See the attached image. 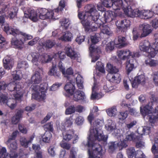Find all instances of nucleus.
<instances>
[{
  "mask_svg": "<svg viewBox=\"0 0 158 158\" xmlns=\"http://www.w3.org/2000/svg\"><path fill=\"white\" fill-rule=\"evenodd\" d=\"M151 102H149L142 108L140 107V112L142 115L145 117L146 116L152 114L153 110H152L153 103L158 102V97L154 94H152L150 98Z\"/></svg>",
  "mask_w": 158,
  "mask_h": 158,
  "instance_id": "5",
  "label": "nucleus"
},
{
  "mask_svg": "<svg viewBox=\"0 0 158 158\" xmlns=\"http://www.w3.org/2000/svg\"><path fill=\"white\" fill-rule=\"evenodd\" d=\"M114 41L116 46L119 48L124 47L128 44L126 38L121 36H119L117 38L115 39Z\"/></svg>",
  "mask_w": 158,
  "mask_h": 158,
  "instance_id": "15",
  "label": "nucleus"
},
{
  "mask_svg": "<svg viewBox=\"0 0 158 158\" xmlns=\"http://www.w3.org/2000/svg\"><path fill=\"white\" fill-rule=\"evenodd\" d=\"M73 38L72 34L69 31H66L61 37L60 39L63 41H71Z\"/></svg>",
  "mask_w": 158,
  "mask_h": 158,
  "instance_id": "30",
  "label": "nucleus"
},
{
  "mask_svg": "<svg viewBox=\"0 0 158 158\" xmlns=\"http://www.w3.org/2000/svg\"><path fill=\"white\" fill-rule=\"evenodd\" d=\"M11 44L12 45L15 46V47L19 49H21L24 44L23 41L21 38L19 40L16 38L14 37L12 38Z\"/></svg>",
  "mask_w": 158,
  "mask_h": 158,
  "instance_id": "21",
  "label": "nucleus"
},
{
  "mask_svg": "<svg viewBox=\"0 0 158 158\" xmlns=\"http://www.w3.org/2000/svg\"><path fill=\"white\" fill-rule=\"evenodd\" d=\"M73 116H70L65 118V121L64 123L67 127H70L72 125L73 121Z\"/></svg>",
  "mask_w": 158,
  "mask_h": 158,
  "instance_id": "48",
  "label": "nucleus"
},
{
  "mask_svg": "<svg viewBox=\"0 0 158 158\" xmlns=\"http://www.w3.org/2000/svg\"><path fill=\"white\" fill-rule=\"evenodd\" d=\"M142 131L143 132L142 133L140 134V135H139L136 137L135 141L134 142H136V147L137 148L142 147L144 146V143L142 141L143 136L142 135L145 134V129L144 128H143Z\"/></svg>",
  "mask_w": 158,
  "mask_h": 158,
  "instance_id": "23",
  "label": "nucleus"
},
{
  "mask_svg": "<svg viewBox=\"0 0 158 158\" xmlns=\"http://www.w3.org/2000/svg\"><path fill=\"white\" fill-rule=\"evenodd\" d=\"M13 59L10 56H7L3 60V65L6 69L9 70L12 67Z\"/></svg>",
  "mask_w": 158,
  "mask_h": 158,
  "instance_id": "19",
  "label": "nucleus"
},
{
  "mask_svg": "<svg viewBox=\"0 0 158 158\" xmlns=\"http://www.w3.org/2000/svg\"><path fill=\"white\" fill-rule=\"evenodd\" d=\"M37 13L33 10H31L29 13V17L32 21L34 22H36L38 20Z\"/></svg>",
  "mask_w": 158,
  "mask_h": 158,
  "instance_id": "43",
  "label": "nucleus"
},
{
  "mask_svg": "<svg viewBox=\"0 0 158 158\" xmlns=\"http://www.w3.org/2000/svg\"><path fill=\"white\" fill-rule=\"evenodd\" d=\"M96 84L94 83L92 88V93L91 96V99L92 100H98L103 96L102 94L96 93L95 90L96 88Z\"/></svg>",
  "mask_w": 158,
  "mask_h": 158,
  "instance_id": "24",
  "label": "nucleus"
},
{
  "mask_svg": "<svg viewBox=\"0 0 158 158\" xmlns=\"http://www.w3.org/2000/svg\"><path fill=\"white\" fill-rule=\"evenodd\" d=\"M64 89L67 94L72 96L74 92L75 88L72 83L71 82H68L65 85Z\"/></svg>",
  "mask_w": 158,
  "mask_h": 158,
  "instance_id": "22",
  "label": "nucleus"
},
{
  "mask_svg": "<svg viewBox=\"0 0 158 158\" xmlns=\"http://www.w3.org/2000/svg\"><path fill=\"white\" fill-rule=\"evenodd\" d=\"M4 30L7 34L11 35L15 37H16L18 35H20L22 37L21 39L23 40L24 43L25 41L31 39L33 38L31 35L22 32L18 29L10 27L8 25L5 26L4 27Z\"/></svg>",
  "mask_w": 158,
  "mask_h": 158,
  "instance_id": "4",
  "label": "nucleus"
},
{
  "mask_svg": "<svg viewBox=\"0 0 158 158\" xmlns=\"http://www.w3.org/2000/svg\"><path fill=\"white\" fill-rule=\"evenodd\" d=\"M73 74V71L72 68L71 67L68 68L66 71L64 70V73H62L64 77L68 80L70 79V76L72 75Z\"/></svg>",
  "mask_w": 158,
  "mask_h": 158,
  "instance_id": "39",
  "label": "nucleus"
},
{
  "mask_svg": "<svg viewBox=\"0 0 158 158\" xmlns=\"http://www.w3.org/2000/svg\"><path fill=\"white\" fill-rule=\"evenodd\" d=\"M37 12L39 18L41 19H56L54 16V13L52 11H49L45 8H41L38 9Z\"/></svg>",
  "mask_w": 158,
  "mask_h": 158,
  "instance_id": "8",
  "label": "nucleus"
},
{
  "mask_svg": "<svg viewBox=\"0 0 158 158\" xmlns=\"http://www.w3.org/2000/svg\"><path fill=\"white\" fill-rule=\"evenodd\" d=\"M137 29L136 27L134 28L132 33L133 34V39L134 40H136L139 37V35L137 31Z\"/></svg>",
  "mask_w": 158,
  "mask_h": 158,
  "instance_id": "63",
  "label": "nucleus"
},
{
  "mask_svg": "<svg viewBox=\"0 0 158 158\" xmlns=\"http://www.w3.org/2000/svg\"><path fill=\"white\" fill-rule=\"evenodd\" d=\"M32 57V62L36 65H38V61L39 58L38 54L36 52H33L31 54Z\"/></svg>",
  "mask_w": 158,
  "mask_h": 158,
  "instance_id": "54",
  "label": "nucleus"
},
{
  "mask_svg": "<svg viewBox=\"0 0 158 158\" xmlns=\"http://www.w3.org/2000/svg\"><path fill=\"white\" fill-rule=\"evenodd\" d=\"M8 154L6 153L5 148L2 147L0 150V158H8Z\"/></svg>",
  "mask_w": 158,
  "mask_h": 158,
  "instance_id": "53",
  "label": "nucleus"
},
{
  "mask_svg": "<svg viewBox=\"0 0 158 158\" xmlns=\"http://www.w3.org/2000/svg\"><path fill=\"white\" fill-rule=\"evenodd\" d=\"M7 88L8 90L11 92H15L20 89L21 86L15 82H12L7 85Z\"/></svg>",
  "mask_w": 158,
  "mask_h": 158,
  "instance_id": "26",
  "label": "nucleus"
},
{
  "mask_svg": "<svg viewBox=\"0 0 158 158\" xmlns=\"http://www.w3.org/2000/svg\"><path fill=\"white\" fill-rule=\"evenodd\" d=\"M18 133L19 131L17 130L14 131L10 138L8 139L7 142L8 143H10L12 140H15Z\"/></svg>",
  "mask_w": 158,
  "mask_h": 158,
  "instance_id": "62",
  "label": "nucleus"
},
{
  "mask_svg": "<svg viewBox=\"0 0 158 158\" xmlns=\"http://www.w3.org/2000/svg\"><path fill=\"white\" fill-rule=\"evenodd\" d=\"M23 112L21 110L18 111L15 114L14 116L11 119L12 122L13 124H16L20 121V118L22 117Z\"/></svg>",
  "mask_w": 158,
  "mask_h": 158,
  "instance_id": "29",
  "label": "nucleus"
},
{
  "mask_svg": "<svg viewBox=\"0 0 158 158\" xmlns=\"http://www.w3.org/2000/svg\"><path fill=\"white\" fill-rule=\"evenodd\" d=\"M135 152L134 147L130 148L127 150V153L129 158H133L135 156Z\"/></svg>",
  "mask_w": 158,
  "mask_h": 158,
  "instance_id": "50",
  "label": "nucleus"
},
{
  "mask_svg": "<svg viewBox=\"0 0 158 158\" xmlns=\"http://www.w3.org/2000/svg\"><path fill=\"white\" fill-rule=\"evenodd\" d=\"M114 45L115 44L114 41L110 42L106 45L105 50L107 52L112 51L114 48Z\"/></svg>",
  "mask_w": 158,
  "mask_h": 158,
  "instance_id": "52",
  "label": "nucleus"
},
{
  "mask_svg": "<svg viewBox=\"0 0 158 158\" xmlns=\"http://www.w3.org/2000/svg\"><path fill=\"white\" fill-rule=\"evenodd\" d=\"M91 53L100 54L101 52V51L99 48H95L94 44H91L89 48Z\"/></svg>",
  "mask_w": 158,
  "mask_h": 158,
  "instance_id": "51",
  "label": "nucleus"
},
{
  "mask_svg": "<svg viewBox=\"0 0 158 158\" xmlns=\"http://www.w3.org/2000/svg\"><path fill=\"white\" fill-rule=\"evenodd\" d=\"M156 146L158 147V138L155 140L154 144L152 145L151 148L152 152L154 154L158 153V150L156 149Z\"/></svg>",
  "mask_w": 158,
  "mask_h": 158,
  "instance_id": "55",
  "label": "nucleus"
},
{
  "mask_svg": "<svg viewBox=\"0 0 158 158\" xmlns=\"http://www.w3.org/2000/svg\"><path fill=\"white\" fill-rule=\"evenodd\" d=\"M42 78L40 77V73L36 71L31 77V83L39 84Z\"/></svg>",
  "mask_w": 158,
  "mask_h": 158,
  "instance_id": "25",
  "label": "nucleus"
},
{
  "mask_svg": "<svg viewBox=\"0 0 158 158\" xmlns=\"http://www.w3.org/2000/svg\"><path fill=\"white\" fill-rule=\"evenodd\" d=\"M81 23L82 24L86 32H89L90 30V23L88 19L83 20L81 21Z\"/></svg>",
  "mask_w": 158,
  "mask_h": 158,
  "instance_id": "34",
  "label": "nucleus"
},
{
  "mask_svg": "<svg viewBox=\"0 0 158 158\" xmlns=\"http://www.w3.org/2000/svg\"><path fill=\"white\" fill-rule=\"evenodd\" d=\"M8 99L7 95L2 94L0 95V102L1 104H5Z\"/></svg>",
  "mask_w": 158,
  "mask_h": 158,
  "instance_id": "60",
  "label": "nucleus"
},
{
  "mask_svg": "<svg viewBox=\"0 0 158 158\" xmlns=\"http://www.w3.org/2000/svg\"><path fill=\"white\" fill-rule=\"evenodd\" d=\"M13 96L15 100H20L23 97V93L22 92L21 88L14 92Z\"/></svg>",
  "mask_w": 158,
  "mask_h": 158,
  "instance_id": "35",
  "label": "nucleus"
},
{
  "mask_svg": "<svg viewBox=\"0 0 158 158\" xmlns=\"http://www.w3.org/2000/svg\"><path fill=\"white\" fill-rule=\"evenodd\" d=\"M58 67L60 71H57L56 67L53 66L50 69L48 73L49 75L51 76H53L56 78H59L60 75V72H61L62 74L64 73L65 69L64 67L63 66L62 63L61 62H60L59 63Z\"/></svg>",
  "mask_w": 158,
  "mask_h": 158,
  "instance_id": "11",
  "label": "nucleus"
},
{
  "mask_svg": "<svg viewBox=\"0 0 158 158\" xmlns=\"http://www.w3.org/2000/svg\"><path fill=\"white\" fill-rule=\"evenodd\" d=\"M96 69L102 73H105L104 64L100 61H98L96 64Z\"/></svg>",
  "mask_w": 158,
  "mask_h": 158,
  "instance_id": "45",
  "label": "nucleus"
},
{
  "mask_svg": "<svg viewBox=\"0 0 158 158\" xmlns=\"http://www.w3.org/2000/svg\"><path fill=\"white\" fill-rule=\"evenodd\" d=\"M149 58L145 61V64L150 67L155 66L158 65L157 61L154 60L152 59Z\"/></svg>",
  "mask_w": 158,
  "mask_h": 158,
  "instance_id": "44",
  "label": "nucleus"
},
{
  "mask_svg": "<svg viewBox=\"0 0 158 158\" xmlns=\"http://www.w3.org/2000/svg\"><path fill=\"white\" fill-rule=\"evenodd\" d=\"M124 55L122 58V60H127L126 63V68L127 73L129 74L132 70L134 67V62L135 59H131L130 57L131 56V52L128 49L123 50Z\"/></svg>",
  "mask_w": 158,
  "mask_h": 158,
  "instance_id": "6",
  "label": "nucleus"
},
{
  "mask_svg": "<svg viewBox=\"0 0 158 158\" xmlns=\"http://www.w3.org/2000/svg\"><path fill=\"white\" fill-rule=\"evenodd\" d=\"M54 40H46L42 43L43 46L46 49H49L53 47L55 44Z\"/></svg>",
  "mask_w": 158,
  "mask_h": 158,
  "instance_id": "33",
  "label": "nucleus"
},
{
  "mask_svg": "<svg viewBox=\"0 0 158 158\" xmlns=\"http://www.w3.org/2000/svg\"><path fill=\"white\" fill-rule=\"evenodd\" d=\"M65 52L66 55L71 59H75L78 57V54L71 47H65Z\"/></svg>",
  "mask_w": 158,
  "mask_h": 158,
  "instance_id": "20",
  "label": "nucleus"
},
{
  "mask_svg": "<svg viewBox=\"0 0 158 158\" xmlns=\"http://www.w3.org/2000/svg\"><path fill=\"white\" fill-rule=\"evenodd\" d=\"M52 137V134L50 132H45L42 136V141L45 143H49L50 142V139Z\"/></svg>",
  "mask_w": 158,
  "mask_h": 158,
  "instance_id": "40",
  "label": "nucleus"
},
{
  "mask_svg": "<svg viewBox=\"0 0 158 158\" xmlns=\"http://www.w3.org/2000/svg\"><path fill=\"white\" fill-rule=\"evenodd\" d=\"M102 28L101 29V32L100 33L105 34L107 35L110 36L112 34V31L110 30V28L108 26L105 25L102 26Z\"/></svg>",
  "mask_w": 158,
  "mask_h": 158,
  "instance_id": "38",
  "label": "nucleus"
},
{
  "mask_svg": "<svg viewBox=\"0 0 158 158\" xmlns=\"http://www.w3.org/2000/svg\"><path fill=\"white\" fill-rule=\"evenodd\" d=\"M103 4L106 7H112L115 11L118 10H120L123 6L122 0H104Z\"/></svg>",
  "mask_w": 158,
  "mask_h": 158,
  "instance_id": "7",
  "label": "nucleus"
},
{
  "mask_svg": "<svg viewBox=\"0 0 158 158\" xmlns=\"http://www.w3.org/2000/svg\"><path fill=\"white\" fill-rule=\"evenodd\" d=\"M69 22V20L68 19H63L60 20V22L61 26L64 27L66 29H67L69 27V24L68 23Z\"/></svg>",
  "mask_w": 158,
  "mask_h": 158,
  "instance_id": "59",
  "label": "nucleus"
},
{
  "mask_svg": "<svg viewBox=\"0 0 158 158\" xmlns=\"http://www.w3.org/2000/svg\"><path fill=\"white\" fill-rule=\"evenodd\" d=\"M101 35L99 33H96L94 36H91L90 39L92 43L95 44L99 42L101 39Z\"/></svg>",
  "mask_w": 158,
  "mask_h": 158,
  "instance_id": "42",
  "label": "nucleus"
},
{
  "mask_svg": "<svg viewBox=\"0 0 158 158\" xmlns=\"http://www.w3.org/2000/svg\"><path fill=\"white\" fill-rule=\"evenodd\" d=\"M87 145L90 148L88 149L89 158H102L106 150L102 149L101 145L91 140V135L88 137Z\"/></svg>",
  "mask_w": 158,
  "mask_h": 158,
  "instance_id": "2",
  "label": "nucleus"
},
{
  "mask_svg": "<svg viewBox=\"0 0 158 158\" xmlns=\"http://www.w3.org/2000/svg\"><path fill=\"white\" fill-rule=\"evenodd\" d=\"M84 121L83 117L81 116H78L75 120V122L78 125H82Z\"/></svg>",
  "mask_w": 158,
  "mask_h": 158,
  "instance_id": "61",
  "label": "nucleus"
},
{
  "mask_svg": "<svg viewBox=\"0 0 158 158\" xmlns=\"http://www.w3.org/2000/svg\"><path fill=\"white\" fill-rule=\"evenodd\" d=\"M75 112V108L74 105L69 106L66 109L65 114H71Z\"/></svg>",
  "mask_w": 158,
  "mask_h": 158,
  "instance_id": "46",
  "label": "nucleus"
},
{
  "mask_svg": "<svg viewBox=\"0 0 158 158\" xmlns=\"http://www.w3.org/2000/svg\"><path fill=\"white\" fill-rule=\"evenodd\" d=\"M83 78L80 74H78L76 78V82L78 88L80 89H82L83 88Z\"/></svg>",
  "mask_w": 158,
  "mask_h": 158,
  "instance_id": "37",
  "label": "nucleus"
},
{
  "mask_svg": "<svg viewBox=\"0 0 158 158\" xmlns=\"http://www.w3.org/2000/svg\"><path fill=\"white\" fill-rule=\"evenodd\" d=\"M106 70L109 73V74H114L118 72V69L110 63L107 64Z\"/></svg>",
  "mask_w": 158,
  "mask_h": 158,
  "instance_id": "32",
  "label": "nucleus"
},
{
  "mask_svg": "<svg viewBox=\"0 0 158 158\" xmlns=\"http://www.w3.org/2000/svg\"><path fill=\"white\" fill-rule=\"evenodd\" d=\"M53 115L52 112H49L48 113L47 115L41 121V124H43L46 123L47 121H48L50 118L52 117Z\"/></svg>",
  "mask_w": 158,
  "mask_h": 158,
  "instance_id": "64",
  "label": "nucleus"
},
{
  "mask_svg": "<svg viewBox=\"0 0 158 158\" xmlns=\"http://www.w3.org/2000/svg\"><path fill=\"white\" fill-rule=\"evenodd\" d=\"M142 28V32L141 37H145L150 34L152 31V30L151 25L146 23H143L139 26Z\"/></svg>",
  "mask_w": 158,
  "mask_h": 158,
  "instance_id": "16",
  "label": "nucleus"
},
{
  "mask_svg": "<svg viewBox=\"0 0 158 158\" xmlns=\"http://www.w3.org/2000/svg\"><path fill=\"white\" fill-rule=\"evenodd\" d=\"M73 99L75 101L81 103L85 101L86 97L85 93L82 91L77 90L73 94Z\"/></svg>",
  "mask_w": 158,
  "mask_h": 158,
  "instance_id": "13",
  "label": "nucleus"
},
{
  "mask_svg": "<svg viewBox=\"0 0 158 158\" xmlns=\"http://www.w3.org/2000/svg\"><path fill=\"white\" fill-rule=\"evenodd\" d=\"M130 23V20L127 19H124L121 21H117L115 22L117 28L121 30H123L129 27Z\"/></svg>",
  "mask_w": 158,
  "mask_h": 158,
  "instance_id": "14",
  "label": "nucleus"
},
{
  "mask_svg": "<svg viewBox=\"0 0 158 158\" xmlns=\"http://www.w3.org/2000/svg\"><path fill=\"white\" fill-rule=\"evenodd\" d=\"M128 115V111H126L124 112H120L118 115V117L119 119L123 120L125 119L127 117Z\"/></svg>",
  "mask_w": 158,
  "mask_h": 158,
  "instance_id": "56",
  "label": "nucleus"
},
{
  "mask_svg": "<svg viewBox=\"0 0 158 158\" xmlns=\"http://www.w3.org/2000/svg\"><path fill=\"white\" fill-rule=\"evenodd\" d=\"M74 133L75 131L73 129H69V130L62 132V135L63 139L68 142L71 140L74 136V139L73 140V144L76 143L79 137L76 134L74 135Z\"/></svg>",
  "mask_w": 158,
  "mask_h": 158,
  "instance_id": "9",
  "label": "nucleus"
},
{
  "mask_svg": "<svg viewBox=\"0 0 158 158\" xmlns=\"http://www.w3.org/2000/svg\"><path fill=\"white\" fill-rule=\"evenodd\" d=\"M34 136L33 135L31 136L29 140H27L25 137H22L20 139V142L21 145L26 148L28 147V145L30 143H31L33 140Z\"/></svg>",
  "mask_w": 158,
  "mask_h": 158,
  "instance_id": "28",
  "label": "nucleus"
},
{
  "mask_svg": "<svg viewBox=\"0 0 158 158\" xmlns=\"http://www.w3.org/2000/svg\"><path fill=\"white\" fill-rule=\"evenodd\" d=\"M139 84L142 85L145 84V83L146 78L144 75L141 74L135 78Z\"/></svg>",
  "mask_w": 158,
  "mask_h": 158,
  "instance_id": "49",
  "label": "nucleus"
},
{
  "mask_svg": "<svg viewBox=\"0 0 158 158\" xmlns=\"http://www.w3.org/2000/svg\"><path fill=\"white\" fill-rule=\"evenodd\" d=\"M106 78L109 81L114 84L119 83L121 80L120 75L117 73L114 74H108Z\"/></svg>",
  "mask_w": 158,
  "mask_h": 158,
  "instance_id": "18",
  "label": "nucleus"
},
{
  "mask_svg": "<svg viewBox=\"0 0 158 158\" xmlns=\"http://www.w3.org/2000/svg\"><path fill=\"white\" fill-rule=\"evenodd\" d=\"M141 17L142 19H147L152 18L153 16V12L150 10H145L141 11Z\"/></svg>",
  "mask_w": 158,
  "mask_h": 158,
  "instance_id": "31",
  "label": "nucleus"
},
{
  "mask_svg": "<svg viewBox=\"0 0 158 158\" xmlns=\"http://www.w3.org/2000/svg\"><path fill=\"white\" fill-rule=\"evenodd\" d=\"M127 135H126L125 138L126 140L127 141H131L133 142L135 141L136 137L138 135H135V134L133 132H131L130 134L127 133Z\"/></svg>",
  "mask_w": 158,
  "mask_h": 158,
  "instance_id": "41",
  "label": "nucleus"
},
{
  "mask_svg": "<svg viewBox=\"0 0 158 158\" xmlns=\"http://www.w3.org/2000/svg\"><path fill=\"white\" fill-rule=\"evenodd\" d=\"M46 94L44 91H41L40 93L32 94V98L39 101L44 100L46 98Z\"/></svg>",
  "mask_w": 158,
  "mask_h": 158,
  "instance_id": "27",
  "label": "nucleus"
},
{
  "mask_svg": "<svg viewBox=\"0 0 158 158\" xmlns=\"http://www.w3.org/2000/svg\"><path fill=\"white\" fill-rule=\"evenodd\" d=\"M43 127L46 132H53V122H51L46 124Z\"/></svg>",
  "mask_w": 158,
  "mask_h": 158,
  "instance_id": "36",
  "label": "nucleus"
},
{
  "mask_svg": "<svg viewBox=\"0 0 158 158\" xmlns=\"http://www.w3.org/2000/svg\"><path fill=\"white\" fill-rule=\"evenodd\" d=\"M134 6H128L126 8H123L124 7L123 6L122 8L123 9L125 14L130 17L132 18L136 17H141V11L138 9L134 8Z\"/></svg>",
  "mask_w": 158,
  "mask_h": 158,
  "instance_id": "10",
  "label": "nucleus"
},
{
  "mask_svg": "<svg viewBox=\"0 0 158 158\" xmlns=\"http://www.w3.org/2000/svg\"><path fill=\"white\" fill-rule=\"evenodd\" d=\"M149 122L152 124L155 123L158 121V106L153 110L152 114L147 117Z\"/></svg>",
  "mask_w": 158,
  "mask_h": 158,
  "instance_id": "17",
  "label": "nucleus"
},
{
  "mask_svg": "<svg viewBox=\"0 0 158 158\" xmlns=\"http://www.w3.org/2000/svg\"><path fill=\"white\" fill-rule=\"evenodd\" d=\"M107 114L110 116H114L116 114L117 109L116 108L112 107L107 109L106 110Z\"/></svg>",
  "mask_w": 158,
  "mask_h": 158,
  "instance_id": "47",
  "label": "nucleus"
},
{
  "mask_svg": "<svg viewBox=\"0 0 158 158\" xmlns=\"http://www.w3.org/2000/svg\"><path fill=\"white\" fill-rule=\"evenodd\" d=\"M9 148L10 152L16 151L17 148V145L15 141H14L10 144Z\"/></svg>",
  "mask_w": 158,
  "mask_h": 158,
  "instance_id": "58",
  "label": "nucleus"
},
{
  "mask_svg": "<svg viewBox=\"0 0 158 158\" xmlns=\"http://www.w3.org/2000/svg\"><path fill=\"white\" fill-rule=\"evenodd\" d=\"M94 136L96 140L98 141H103L106 142L108 137L103 135L102 130L98 127H96L94 131Z\"/></svg>",
  "mask_w": 158,
  "mask_h": 158,
  "instance_id": "12",
  "label": "nucleus"
},
{
  "mask_svg": "<svg viewBox=\"0 0 158 158\" xmlns=\"http://www.w3.org/2000/svg\"><path fill=\"white\" fill-rule=\"evenodd\" d=\"M139 48L141 51L148 53L149 58H153L158 52V42L155 44V48H153L151 47L148 40H145L140 43Z\"/></svg>",
  "mask_w": 158,
  "mask_h": 158,
  "instance_id": "3",
  "label": "nucleus"
},
{
  "mask_svg": "<svg viewBox=\"0 0 158 158\" xmlns=\"http://www.w3.org/2000/svg\"><path fill=\"white\" fill-rule=\"evenodd\" d=\"M87 12L89 14L87 19H91L94 22L93 23V24H91L92 26L90 28V30L92 31H97L102 25L113 20L114 18L117 15L115 12L108 11L104 14V17L102 18L103 19V21L99 19V14L95 7L91 8Z\"/></svg>",
  "mask_w": 158,
  "mask_h": 158,
  "instance_id": "1",
  "label": "nucleus"
},
{
  "mask_svg": "<svg viewBox=\"0 0 158 158\" xmlns=\"http://www.w3.org/2000/svg\"><path fill=\"white\" fill-rule=\"evenodd\" d=\"M135 158H145V156L140 150L135 151Z\"/></svg>",
  "mask_w": 158,
  "mask_h": 158,
  "instance_id": "57",
  "label": "nucleus"
}]
</instances>
